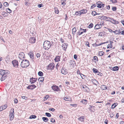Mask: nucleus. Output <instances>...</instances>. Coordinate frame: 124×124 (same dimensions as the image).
<instances>
[{
    "label": "nucleus",
    "mask_w": 124,
    "mask_h": 124,
    "mask_svg": "<svg viewBox=\"0 0 124 124\" xmlns=\"http://www.w3.org/2000/svg\"><path fill=\"white\" fill-rule=\"evenodd\" d=\"M38 75L40 76H43V73L41 71H39L38 73Z\"/></svg>",
    "instance_id": "obj_31"
},
{
    "label": "nucleus",
    "mask_w": 124,
    "mask_h": 124,
    "mask_svg": "<svg viewBox=\"0 0 124 124\" xmlns=\"http://www.w3.org/2000/svg\"><path fill=\"white\" fill-rule=\"evenodd\" d=\"M72 34H73L74 35L76 32V31L77 30L76 29V27H74L72 29Z\"/></svg>",
    "instance_id": "obj_30"
},
{
    "label": "nucleus",
    "mask_w": 124,
    "mask_h": 124,
    "mask_svg": "<svg viewBox=\"0 0 124 124\" xmlns=\"http://www.w3.org/2000/svg\"><path fill=\"white\" fill-rule=\"evenodd\" d=\"M55 66V65L54 63H51L49 64L47 67V68L48 70H52L54 69Z\"/></svg>",
    "instance_id": "obj_6"
},
{
    "label": "nucleus",
    "mask_w": 124,
    "mask_h": 124,
    "mask_svg": "<svg viewBox=\"0 0 124 124\" xmlns=\"http://www.w3.org/2000/svg\"><path fill=\"white\" fill-rule=\"evenodd\" d=\"M7 13L5 12H2V15H3L4 17L7 16Z\"/></svg>",
    "instance_id": "obj_49"
},
{
    "label": "nucleus",
    "mask_w": 124,
    "mask_h": 124,
    "mask_svg": "<svg viewBox=\"0 0 124 124\" xmlns=\"http://www.w3.org/2000/svg\"><path fill=\"white\" fill-rule=\"evenodd\" d=\"M78 120L81 121H84L85 120L84 116H82L78 118Z\"/></svg>",
    "instance_id": "obj_25"
},
{
    "label": "nucleus",
    "mask_w": 124,
    "mask_h": 124,
    "mask_svg": "<svg viewBox=\"0 0 124 124\" xmlns=\"http://www.w3.org/2000/svg\"><path fill=\"white\" fill-rule=\"evenodd\" d=\"M113 3H115L117 2L116 0H110Z\"/></svg>",
    "instance_id": "obj_53"
},
{
    "label": "nucleus",
    "mask_w": 124,
    "mask_h": 124,
    "mask_svg": "<svg viewBox=\"0 0 124 124\" xmlns=\"http://www.w3.org/2000/svg\"><path fill=\"white\" fill-rule=\"evenodd\" d=\"M104 53V52L103 51L99 52L98 54L100 56H102L103 55Z\"/></svg>",
    "instance_id": "obj_37"
},
{
    "label": "nucleus",
    "mask_w": 124,
    "mask_h": 124,
    "mask_svg": "<svg viewBox=\"0 0 124 124\" xmlns=\"http://www.w3.org/2000/svg\"><path fill=\"white\" fill-rule=\"evenodd\" d=\"M89 106L90 107L89 108H89L92 109H93V110L94 109V108H94V106H93L91 105H90Z\"/></svg>",
    "instance_id": "obj_60"
},
{
    "label": "nucleus",
    "mask_w": 124,
    "mask_h": 124,
    "mask_svg": "<svg viewBox=\"0 0 124 124\" xmlns=\"http://www.w3.org/2000/svg\"><path fill=\"white\" fill-rule=\"evenodd\" d=\"M49 110H50L53 112H54L55 110V109L54 108H50L49 109Z\"/></svg>",
    "instance_id": "obj_56"
},
{
    "label": "nucleus",
    "mask_w": 124,
    "mask_h": 124,
    "mask_svg": "<svg viewBox=\"0 0 124 124\" xmlns=\"http://www.w3.org/2000/svg\"><path fill=\"white\" fill-rule=\"evenodd\" d=\"M6 10L7 12L9 13H11L12 11L9 8H7Z\"/></svg>",
    "instance_id": "obj_35"
},
{
    "label": "nucleus",
    "mask_w": 124,
    "mask_h": 124,
    "mask_svg": "<svg viewBox=\"0 0 124 124\" xmlns=\"http://www.w3.org/2000/svg\"><path fill=\"white\" fill-rule=\"evenodd\" d=\"M28 55L30 56V57L31 58H33L34 57L33 56V54L31 52H30L28 53Z\"/></svg>",
    "instance_id": "obj_24"
},
{
    "label": "nucleus",
    "mask_w": 124,
    "mask_h": 124,
    "mask_svg": "<svg viewBox=\"0 0 124 124\" xmlns=\"http://www.w3.org/2000/svg\"><path fill=\"white\" fill-rule=\"evenodd\" d=\"M55 12V13L58 14L59 12V11L57 8H54Z\"/></svg>",
    "instance_id": "obj_38"
},
{
    "label": "nucleus",
    "mask_w": 124,
    "mask_h": 124,
    "mask_svg": "<svg viewBox=\"0 0 124 124\" xmlns=\"http://www.w3.org/2000/svg\"><path fill=\"white\" fill-rule=\"evenodd\" d=\"M42 119L43 121L45 122H47L48 121V118L46 117H42Z\"/></svg>",
    "instance_id": "obj_26"
},
{
    "label": "nucleus",
    "mask_w": 124,
    "mask_h": 124,
    "mask_svg": "<svg viewBox=\"0 0 124 124\" xmlns=\"http://www.w3.org/2000/svg\"><path fill=\"white\" fill-rule=\"evenodd\" d=\"M49 97V96L48 95H46V96L44 98V100L45 101V100H47L48 99Z\"/></svg>",
    "instance_id": "obj_47"
},
{
    "label": "nucleus",
    "mask_w": 124,
    "mask_h": 124,
    "mask_svg": "<svg viewBox=\"0 0 124 124\" xmlns=\"http://www.w3.org/2000/svg\"><path fill=\"white\" fill-rule=\"evenodd\" d=\"M102 88L104 90H106L107 89V86L104 85L102 86Z\"/></svg>",
    "instance_id": "obj_39"
},
{
    "label": "nucleus",
    "mask_w": 124,
    "mask_h": 124,
    "mask_svg": "<svg viewBox=\"0 0 124 124\" xmlns=\"http://www.w3.org/2000/svg\"><path fill=\"white\" fill-rule=\"evenodd\" d=\"M36 87V86L34 85H32L28 86L27 87V88L29 89L33 90Z\"/></svg>",
    "instance_id": "obj_12"
},
{
    "label": "nucleus",
    "mask_w": 124,
    "mask_h": 124,
    "mask_svg": "<svg viewBox=\"0 0 124 124\" xmlns=\"http://www.w3.org/2000/svg\"><path fill=\"white\" fill-rule=\"evenodd\" d=\"M7 77V75H3L0 78V80L1 81L4 80Z\"/></svg>",
    "instance_id": "obj_20"
},
{
    "label": "nucleus",
    "mask_w": 124,
    "mask_h": 124,
    "mask_svg": "<svg viewBox=\"0 0 124 124\" xmlns=\"http://www.w3.org/2000/svg\"><path fill=\"white\" fill-rule=\"evenodd\" d=\"M61 73L64 75H66L68 73V70L66 68L63 67L61 69Z\"/></svg>",
    "instance_id": "obj_5"
},
{
    "label": "nucleus",
    "mask_w": 124,
    "mask_h": 124,
    "mask_svg": "<svg viewBox=\"0 0 124 124\" xmlns=\"http://www.w3.org/2000/svg\"><path fill=\"white\" fill-rule=\"evenodd\" d=\"M12 63L14 67L16 68L18 67V61L15 60H13L12 61Z\"/></svg>",
    "instance_id": "obj_10"
},
{
    "label": "nucleus",
    "mask_w": 124,
    "mask_h": 124,
    "mask_svg": "<svg viewBox=\"0 0 124 124\" xmlns=\"http://www.w3.org/2000/svg\"><path fill=\"white\" fill-rule=\"evenodd\" d=\"M51 45V43L49 41H46L44 43L43 47L45 49H48L50 47Z\"/></svg>",
    "instance_id": "obj_2"
},
{
    "label": "nucleus",
    "mask_w": 124,
    "mask_h": 124,
    "mask_svg": "<svg viewBox=\"0 0 124 124\" xmlns=\"http://www.w3.org/2000/svg\"><path fill=\"white\" fill-rule=\"evenodd\" d=\"M8 3L7 2H5L3 4V5L6 7H7L9 5Z\"/></svg>",
    "instance_id": "obj_41"
},
{
    "label": "nucleus",
    "mask_w": 124,
    "mask_h": 124,
    "mask_svg": "<svg viewBox=\"0 0 124 124\" xmlns=\"http://www.w3.org/2000/svg\"><path fill=\"white\" fill-rule=\"evenodd\" d=\"M80 102L86 105L87 103V101L86 100L83 99L81 100Z\"/></svg>",
    "instance_id": "obj_18"
},
{
    "label": "nucleus",
    "mask_w": 124,
    "mask_h": 124,
    "mask_svg": "<svg viewBox=\"0 0 124 124\" xmlns=\"http://www.w3.org/2000/svg\"><path fill=\"white\" fill-rule=\"evenodd\" d=\"M25 1L24 4L25 5L28 6L30 5V3L28 2L29 1H28L27 0H25Z\"/></svg>",
    "instance_id": "obj_40"
},
{
    "label": "nucleus",
    "mask_w": 124,
    "mask_h": 124,
    "mask_svg": "<svg viewBox=\"0 0 124 124\" xmlns=\"http://www.w3.org/2000/svg\"><path fill=\"white\" fill-rule=\"evenodd\" d=\"M110 19H111V20H106V21L109 22L114 24H117L119 23L118 21H116V20L114 19L113 18H110Z\"/></svg>",
    "instance_id": "obj_7"
},
{
    "label": "nucleus",
    "mask_w": 124,
    "mask_h": 124,
    "mask_svg": "<svg viewBox=\"0 0 124 124\" xmlns=\"http://www.w3.org/2000/svg\"><path fill=\"white\" fill-rule=\"evenodd\" d=\"M14 109L13 108H12L9 112L10 120V121L12 120L14 117Z\"/></svg>",
    "instance_id": "obj_3"
},
{
    "label": "nucleus",
    "mask_w": 124,
    "mask_h": 124,
    "mask_svg": "<svg viewBox=\"0 0 124 124\" xmlns=\"http://www.w3.org/2000/svg\"><path fill=\"white\" fill-rule=\"evenodd\" d=\"M117 105L118 103L117 102L114 103L112 105L111 108L112 109L114 108Z\"/></svg>",
    "instance_id": "obj_23"
},
{
    "label": "nucleus",
    "mask_w": 124,
    "mask_h": 124,
    "mask_svg": "<svg viewBox=\"0 0 124 124\" xmlns=\"http://www.w3.org/2000/svg\"><path fill=\"white\" fill-rule=\"evenodd\" d=\"M43 5L42 4H41L38 5V7L39 8H41L42 7H43Z\"/></svg>",
    "instance_id": "obj_52"
},
{
    "label": "nucleus",
    "mask_w": 124,
    "mask_h": 124,
    "mask_svg": "<svg viewBox=\"0 0 124 124\" xmlns=\"http://www.w3.org/2000/svg\"><path fill=\"white\" fill-rule=\"evenodd\" d=\"M4 70L1 69L0 70V74H1V75H3V72Z\"/></svg>",
    "instance_id": "obj_51"
},
{
    "label": "nucleus",
    "mask_w": 124,
    "mask_h": 124,
    "mask_svg": "<svg viewBox=\"0 0 124 124\" xmlns=\"http://www.w3.org/2000/svg\"><path fill=\"white\" fill-rule=\"evenodd\" d=\"M117 9L116 7H113L112 8V10L113 11H115Z\"/></svg>",
    "instance_id": "obj_46"
},
{
    "label": "nucleus",
    "mask_w": 124,
    "mask_h": 124,
    "mask_svg": "<svg viewBox=\"0 0 124 124\" xmlns=\"http://www.w3.org/2000/svg\"><path fill=\"white\" fill-rule=\"evenodd\" d=\"M82 14H85L86 13L88 10L86 9H83L81 10Z\"/></svg>",
    "instance_id": "obj_32"
},
{
    "label": "nucleus",
    "mask_w": 124,
    "mask_h": 124,
    "mask_svg": "<svg viewBox=\"0 0 124 124\" xmlns=\"http://www.w3.org/2000/svg\"><path fill=\"white\" fill-rule=\"evenodd\" d=\"M80 31H79V32L77 33H78V34L79 35H81L83 33V32H80Z\"/></svg>",
    "instance_id": "obj_61"
},
{
    "label": "nucleus",
    "mask_w": 124,
    "mask_h": 124,
    "mask_svg": "<svg viewBox=\"0 0 124 124\" xmlns=\"http://www.w3.org/2000/svg\"><path fill=\"white\" fill-rule=\"evenodd\" d=\"M60 56H57L54 59L55 62H58L60 61Z\"/></svg>",
    "instance_id": "obj_19"
},
{
    "label": "nucleus",
    "mask_w": 124,
    "mask_h": 124,
    "mask_svg": "<svg viewBox=\"0 0 124 124\" xmlns=\"http://www.w3.org/2000/svg\"><path fill=\"white\" fill-rule=\"evenodd\" d=\"M14 102L15 103H17L18 102V100L16 98H15L14 100Z\"/></svg>",
    "instance_id": "obj_64"
},
{
    "label": "nucleus",
    "mask_w": 124,
    "mask_h": 124,
    "mask_svg": "<svg viewBox=\"0 0 124 124\" xmlns=\"http://www.w3.org/2000/svg\"><path fill=\"white\" fill-rule=\"evenodd\" d=\"M10 72L9 71L7 70H4L3 75H7Z\"/></svg>",
    "instance_id": "obj_22"
},
{
    "label": "nucleus",
    "mask_w": 124,
    "mask_h": 124,
    "mask_svg": "<svg viewBox=\"0 0 124 124\" xmlns=\"http://www.w3.org/2000/svg\"><path fill=\"white\" fill-rule=\"evenodd\" d=\"M108 29V30L109 31V32H113V31L110 28H107Z\"/></svg>",
    "instance_id": "obj_57"
},
{
    "label": "nucleus",
    "mask_w": 124,
    "mask_h": 124,
    "mask_svg": "<svg viewBox=\"0 0 124 124\" xmlns=\"http://www.w3.org/2000/svg\"><path fill=\"white\" fill-rule=\"evenodd\" d=\"M50 122H53V123H54V122H55V120L53 118H51V119Z\"/></svg>",
    "instance_id": "obj_54"
},
{
    "label": "nucleus",
    "mask_w": 124,
    "mask_h": 124,
    "mask_svg": "<svg viewBox=\"0 0 124 124\" xmlns=\"http://www.w3.org/2000/svg\"><path fill=\"white\" fill-rule=\"evenodd\" d=\"M102 25L101 24H96L94 27V29L95 30L99 29L101 28L102 27Z\"/></svg>",
    "instance_id": "obj_13"
},
{
    "label": "nucleus",
    "mask_w": 124,
    "mask_h": 124,
    "mask_svg": "<svg viewBox=\"0 0 124 124\" xmlns=\"http://www.w3.org/2000/svg\"><path fill=\"white\" fill-rule=\"evenodd\" d=\"M102 2L100 1H98L96 2V4H97V7L99 8H102Z\"/></svg>",
    "instance_id": "obj_16"
},
{
    "label": "nucleus",
    "mask_w": 124,
    "mask_h": 124,
    "mask_svg": "<svg viewBox=\"0 0 124 124\" xmlns=\"http://www.w3.org/2000/svg\"><path fill=\"white\" fill-rule=\"evenodd\" d=\"M93 59L94 60H97V61H98V58H97V57L96 56H94L93 57Z\"/></svg>",
    "instance_id": "obj_59"
},
{
    "label": "nucleus",
    "mask_w": 124,
    "mask_h": 124,
    "mask_svg": "<svg viewBox=\"0 0 124 124\" xmlns=\"http://www.w3.org/2000/svg\"><path fill=\"white\" fill-rule=\"evenodd\" d=\"M21 97L23 99H24L25 100H27L28 99V98L27 97L25 96H21Z\"/></svg>",
    "instance_id": "obj_48"
},
{
    "label": "nucleus",
    "mask_w": 124,
    "mask_h": 124,
    "mask_svg": "<svg viewBox=\"0 0 124 124\" xmlns=\"http://www.w3.org/2000/svg\"><path fill=\"white\" fill-rule=\"evenodd\" d=\"M119 69V68L118 66H116L113 67L112 69H111V70L114 71H117Z\"/></svg>",
    "instance_id": "obj_17"
},
{
    "label": "nucleus",
    "mask_w": 124,
    "mask_h": 124,
    "mask_svg": "<svg viewBox=\"0 0 124 124\" xmlns=\"http://www.w3.org/2000/svg\"><path fill=\"white\" fill-rule=\"evenodd\" d=\"M46 115L48 117H50L51 116V114L48 113L46 112L45 113Z\"/></svg>",
    "instance_id": "obj_42"
},
{
    "label": "nucleus",
    "mask_w": 124,
    "mask_h": 124,
    "mask_svg": "<svg viewBox=\"0 0 124 124\" xmlns=\"http://www.w3.org/2000/svg\"><path fill=\"white\" fill-rule=\"evenodd\" d=\"M30 65L29 61L25 59L23 60L21 62V66L22 67L26 68L28 67Z\"/></svg>",
    "instance_id": "obj_1"
},
{
    "label": "nucleus",
    "mask_w": 124,
    "mask_h": 124,
    "mask_svg": "<svg viewBox=\"0 0 124 124\" xmlns=\"http://www.w3.org/2000/svg\"><path fill=\"white\" fill-rule=\"evenodd\" d=\"M80 31H83V32H85L86 31V29H84L81 28H80Z\"/></svg>",
    "instance_id": "obj_45"
},
{
    "label": "nucleus",
    "mask_w": 124,
    "mask_h": 124,
    "mask_svg": "<svg viewBox=\"0 0 124 124\" xmlns=\"http://www.w3.org/2000/svg\"><path fill=\"white\" fill-rule=\"evenodd\" d=\"M91 81L92 83L95 85H97V84H99L98 81L95 79H92Z\"/></svg>",
    "instance_id": "obj_14"
},
{
    "label": "nucleus",
    "mask_w": 124,
    "mask_h": 124,
    "mask_svg": "<svg viewBox=\"0 0 124 124\" xmlns=\"http://www.w3.org/2000/svg\"><path fill=\"white\" fill-rule=\"evenodd\" d=\"M70 64L73 67L74 66V64H76L75 62L74 61L70 60Z\"/></svg>",
    "instance_id": "obj_21"
},
{
    "label": "nucleus",
    "mask_w": 124,
    "mask_h": 124,
    "mask_svg": "<svg viewBox=\"0 0 124 124\" xmlns=\"http://www.w3.org/2000/svg\"><path fill=\"white\" fill-rule=\"evenodd\" d=\"M85 45L88 47H90L89 43L88 42H86L85 43Z\"/></svg>",
    "instance_id": "obj_58"
},
{
    "label": "nucleus",
    "mask_w": 124,
    "mask_h": 124,
    "mask_svg": "<svg viewBox=\"0 0 124 124\" xmlns=\"http://www.w3.org/2000/svg\"><path fill=\"white\" fill-rule=\"evenodd\" d=\"M36 39L34 37L30 38L29 40V42L30 43L33 44L35 43Z\"/></svg>",
    "instance_id": "obj_8"
},
{
    "label": "nucleus",
    "mask_w": 124,
    "mask_h": 124,
    "mask_svg": "<svg viewBox=\"0 0 124 124\" xmlns=\"http://www.w3.org/2000/svg\"><path fill=\"white\" fill-rule=\"evenodd\" d=\"M44 78L43 77H40L39 78L38 81H39L42 82L44 80Z\"/></svg>",
    "instance_id": "obj_28"
},
{
    "label": "nucleus",
    "mask_w": 124,
    "mask_h": 124,
    "mask_svg": "<svg viewBox=\"0 0 124 124\" xmlns=\"http://www.w3.org/2000/svg\"><path fill=\"white\" fill-rule=\"evenodd\" d=\"M51 88L55 92H59L61 91V90H60L59 87L56 86V85H53L52 86Z\"/></svg>",
    "instance_id": "obj_4"
},
{
    "label": "nucleus",
    "mask_w": 124,
    "mask_h": 124,
    "mask_svg": "<svg viewBox=\"0 0 124 124\" xmlns=\"http://www.w3.org/2000/svg\"><path fill=\"white\" fill-rule=\"evenodd\" d=\"M24 53L21 52L19 54V57L20 59L23 60L24 58Z\"/></svg>",
    "instance_id": "obj_11"
},
{
    "label": "nucleus",
    "mask_w": 124,
    "mask_h": 124,
    "mask_svg": "<svg viewBox=\"0 0 124 124\" xmlns=\"http://www.w3.org/2000/svg\"><path fill=\"white\" fill-rule=\"evenodd\" d=\"M93 26V24L92 23H91L87 27L89 28H91Z\"/></svg>",
    "instance_id": "obj_34"
},
{
    "label": "nucleus",
    "mask_w": 124,
    "mask_h": 124,
    "mask_svg": "<svg viewBox=\"0 0 124 124\" xmlns=\"http://www.w3.org/2000/svg\"><path fill=\"white\" fill-rule=\"evenodd\" d=\"M70 105L73 107H76L77 106V104H71Z\"/></svg>",
    "instance_id": "obj_55"
},
{
    "label": "nucleus",
    "mask_w": 124,
    "mask_h": 124,
    "mask_svg": "<svg viewBox=\"0 0 124 124\" xmlns=\"http://www.w3.org/2000/svg\"><path fill=\"white\" fill-rule=\"evenodd\" d=\"M92 45H93V46L96 47L99 46V44H96V43H95L94 44H92Z\"/></svg>",
    "instance_id": "obj_50"
},
{
    "label": "nucleus",
    "mask_w": 124,
    "mask_h": 124,
    "mask_svg": "<svg viewBox=\"0 0 124 124\" xmlns=\"http://www.w3.org/2000/svg\"><path fill=\"white\" fill-rule=\"evenodd\" d=\"M37 117V116L34 115H31L29 117V118L30 119H34L36 118Z\"/></svg>",
    "instance_id": "obj_33"
},
{
    "label": "nucleus",
    "mask_w": 124,
    "mask_h": 124,
    "mask_svg": "<svg viewBox=\"0 0 124 124\" xmlns=\"http://www.w3.org/2000/svg\"><path fill=\"white\" fill-rule=\"evenodd\" d=\"M78 12V11L76 12L74 15H76L77 16H79V12Z\"/></svg>",
    "instance_id": "obj_62"
},
{
    "label": "nucleus",
    "mask_w": 124,
    "mask_h": 124,
    "mask_svg": "<svg viewBox=\"0 0 124 124\" xmlns=\"http://www.w3.org/2000/svg\"><path fill=\"white\" fill-rule=\"evenodd\" d=\"M7 107V104H5L3 106H2V110H0V111L2 110L3 109H6Z\"/></svg>",
    "instance_id": "obj_36"
},
{
    "label": "nucleus",
    "mask_w": 124,
    "mask_h": 124,
    "mask_svg": "<svg viewBox=\"0 0 124 124\" xmlns=\"http://www.w3.org/2000/svg\"><path fill=\"white\" fill-rule=\"evenodd\" d=\"M77 55L76 54H75L74 56V59L76 60H77Z\"/></svg>",
    "instance_id": "obj_63"
},
{
    "label": "nucleus",
    "mask_w": 124,
    "mask_h": 124,
    "mask_svg": "<svg viewBox=\"0 0 124 124\" xmlns=\"http://www.w3.org/2000/svg\"><path fill=\"white\" fill-rule=\"evenodd\" d=\"M37 78H33V77L30 79V82L31 84L35 83L37 80Z\"/></svg>",
    "instance_id": "obj_9"
},
{
    "label": "nucleus",
    "mask_w": 124,
    "mask_h": 124,
    "mask_svg": "<svg viewBox=\"0 0 124 124\" xmlns=\"http://www.w3.org/2000/svg\"><path fill=\"white\" fill-rule=\"evenodd\" d=\"M77 74H79L81 76V78L82 79H84V78H85V76L82 73H81L80 72V71L79 70H78L77 71Z\"/></svg>",
    "instance_id": "obj_15"
},
{
    "label": "nucleus",
    "mask_w": 124,
    "mask_h": 124,
    "mask_svg": "<svg viewBox=\"0 0 124 124\" xmlns=\"http://www.w3.org/2000/svg\"><path fill=\"white\" fill-rule=\"evenodd\" d=\"M110 19V18L109 17H107L106 16H103V20H105L106 19Z\"/></svg>",
    "instance_id": "obj_43"
},
{
    "label": "nucleus",
    "mask_w": 124,
    "mask_h": 124,
    "mask_svg": "<svg viewBox=\"0 0 124 124\" xmlns=\"http://www.w3.org/2000/svg\"><path fill=\"white\" fill-rule=\"evenodd\" d=\"M93 71L94 73H96L99 72L98 70L96 69L93 68Z\"/></svg>",
    "instance_id": "obj_29"
},
{
    "label": "nucleus",
    "mask_w": 124,
    "mask_h": 124,
    "mask_svg": "<svg viewBox=\"0 0 124 124\" xmlns=\"http://www.w3.org/2000/svg\"><path fill=\"white\" fill-rule=\"evenodd\" d=\"M70 97H66L64 98V100L66 101H70L71 99Z\"/></svg>",
    "instance_id": "obj_27"
},
{
    "label": "nucleus",
    "mask_w": 124,
    "mask_h": 124,
    "mask_svg": "<svg viewBox=\"0 0 124 124\" xmlns=\"http://www.w3.org/2000/svg\"><path fill=\"white\" fill-rule=\"evenodd\" d=\"M96 12L94 11H93L92 12V15L93 16H95L96 15Z\"/></svg>",
    "instance_id": "obj_44"
}]
</instances>
